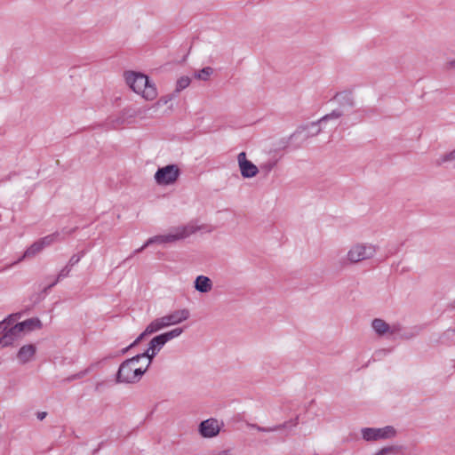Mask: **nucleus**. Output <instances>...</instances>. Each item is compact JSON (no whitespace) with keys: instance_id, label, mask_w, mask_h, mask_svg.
Returning <instances> with one entry per match:
<instances>
[{"instance_id":"nucleus-1","label":"nucleus","mask_w":455,"mask_h":455,"mask_svg":"<svg viewBox=\"0 0 455 455\" xmlns=\"http://www.w3.org/2000/svg\"><path fill=\"white\" fill-rule=\"evenodd\" d=\"M379 251V246L369 242H357L351 244L347 254L339 261L342 267L356 265L372 259Z\"/></svg>"},{"instance_id":"nucleus-2","label":"nucleus","mask_w":455,"mask_h":455,"mask_svg":"<svg viewBox=\"0 0 455 455\" xmlns=\"http://www.w3.org/2000/svg\"><path fill=\"white\" fill-rule=\"evenodd\" d=\"M124 77L129 87L146 100H153L157 97V89L148 76L140 72L127 71Z\"/></svg>"},{"instance_id":"nucleus-3","label":"nucleus","mask_w":455,"mask_h":455,"mask_svg":"<svg viewBox=\"0 0 455 455\" xmlns=\"http://www.w3.org/2000/svg\"><path fill=\"white\" fill-rule=\"evenodd\" d=\"M143 357L139 354L124 361L116 372L117 383L133 384L139 382L149 366L147 364L138 367L137 364Z\"/></svg>"},{"instance_id":"nucleus-4","label":"nucleus","mask_w":455,"mask_h":455,"mask_svg":"<svg viewBox=\"0 0 455 455\" xmlns=\"http://www.w3.org/2000/svg\"><path fill=\"white\" fill-rule=\"evenodd\" d=\"M183 332V328H175L164 333L154 337L148 343L147 350L140 354L148 359L147 366H150L154 357L161 351L164 346L170 340L178 338Z\"/></svg>"},{"instance_id":"nucleus-5","label":"nucleus","mask_w":455,"mask_h":455,"mask_svg":"<svg viewBox=\"0 0 455 455\" xmlns=\"http://www.w3.org/2000/svg\"><path fill=\"white\" fill-rule=\"evenodd\" d=\"M198 230V228L193 224H188L186 226L177 227L170 231L168 234L155 235L148 238L146 241V245H151L154 243L165 244L172 243L176 241L187 238L188 236L195 234Z\"/></svg>"},{"instance_id":"nucleus-6","label":"nucleus","mask_w":455,"mask_h":455,"mask_svg":"<svg viewBox=\"0 0 455 455\" xmlns=\"http://www.w3.org/2000/svg\"><path fill=\"white\" fill-rule=\"evenodd\" d=\"M16 318L12 315L0 322V346L4 347L12 346L15 341L19 340L23 333L20 331V327L15 323Z\"/></svg>"},{"instance_id":"nucleus-7","label":"nucleus","mask_w":455,"mask_h":455,"mask_svg":"<svg viewBox=\"0 0 455 455\" xmlns=\"http://www.w3.org/2000/svg\"><path fill=\"white\" fill-rule=\"evenodd\" d=\"M397 431L393 426L383 427H363L361 429L362 438L366 442H377L389 440L396 436Z\"/></svg>"},{"instance_id":"nucleus-8","label":"nucleus","mask_w":455,"mask_h":455,"mask_svg":"<svg viewBox=\"0 0 455 455\" xmlns=\"http://www.w3.org/2000/svg\"><path fill=\"white\" fill-rule=\"evenodd\" d=\"M180 171L176 164H168L158 168L154 175L155 181L160 186H168L176 182Z\"/></svg>"},{"instance_id":"nucleus-9","label":"nucleus","mask_w":455,"mask_h":455,"mask_svg":"<svg viewBox=\"0 0 455 455\" xmlns=\"http://www.w3.org/2000/svg\"><path fill=\"white\" fill-rule=\"evenodd\" d=\"M172 326L167 315L153 320L135 339V343H140L146 336L156 333L164 328Z\"/></svg>"},{"instance_id":"nucleus-10","label":"nucleus","mask_w":455,"mask_h":455,"mask_svg":"<svg viewBox=\"0 0 455 455\" xmlns=\"http://www.w3.org/2000/svg\"><path fill=\"white\" fill-rule=\"evenodd\" d=\"M221 426L218 419L211 418L200 423L198 431L204 438H212L219 435Z\"/></svg>"},{"instance_id":"nucleus-11","label":"nucleus","mask_w":455,"mask_h":455,"mask_svg":"<svg viewBox=\"0 0 455 455\" xmlns=\"http://www.w3.org/2000/svg\"><path fill=\"white\" fill-rule=\"evenodd\" d=\"M237 162L241 172V175L243 178H253L258 174V167L253 163L247 160L245 152H241L238 154Z\"/></svg>"},{"instance_id":"nucleus-12","label":"nucleus","mask_w":455,"mask_h":455,"mask_svg":"<svg viewBox=\"0 0 455 455\" xmlns=\"http://www.w3.org/2000/svg\"><path fill=\"white\" fill-rule=\"evenodd\" d=\"M343 116V111L341 109H334L330 114H327L321 117L317 122H314L311 124L312 127H317L314 134H318L322 127L329 121H337Z\"/></svg>"},{"instance_id":"nucleus-13","label":"nucleus","mask_w":455,"mask_h":455,"mask_svg":"<svg viewBox=\"0 0 455 455\" xmlns=\"http://www.w3.org/2000/svg\"><path fill=\"white\" fill-rule=\"evenodd\" d=\"M343 116V111L341 109H334L330 114H327L321 117L317 122H314L311 124L312 127H317L314 134H318L322 127L329 121H337Z\"/></svg>"},{"instance_id":"nucleus-14","label":"nucleus","mask_w":455,"mask_h":455,"mask_svg":"<svg viewBox=\"0 0 455 455\" xmlns=\"http://www.w3.org/2000/svg\"><path fill=\"white\" fill-rule=\"evenodd\" d=\"M371 328L378 336L392 335L395 330L380 318H375L371 322Z\"/></svg>"},{"instance_id":"nucleus-15","label":"nucleus","mask_w":455,"mask_h":455,"mask_svg":"<svg viewBox=\"0 0 455 455\" xmlns=\"http://www.w3.org/2000/svg\"><path fill=\"white\" fill-rule=\"evenodd\" d=\"M194 288L201 293L210 292L213 288L212 281L206 275H198L194 281Z\"/></svg>"},{"instance_id":"nucleus-16","label":"nucleus","mask_w":455,"mask_h":455,"mask_svg":"<svg viewBox=\"0 0 455 455\" xmlns=\"http://www.w3.org/2000/svg\"><path fill=\"white\" fill-rule=\"evenodd\" d=\"M36 351V348L34 345H24L18 351L17 359L20 363H27L34 358Z\"/></svg>"},{"instance_id":"nucleus-17","label":"nucleus","mask_w":455,"mask_h":455,"mask_svg":"<svg viewBox=\"0 0 455 455\" xmlns=\"http://www.w3.org/2000/svg\"><path fill=\"white\" fill-rule=\"evenodd\" d=\"M169 322L171 325L179 324L186 320H188L190 316V312L187 308L175 310L167 315Z\"/></svg>"},{"instance_id":"nucleus-18","label":"nucleus","mask_w":455,"mask_h":455,"mask_svg":"<svg viewBox=\"0 0 455 455\" xmlns=\"http://www.w3.org/2000/svg\"><path fill=\"white\" fill-rule=\"evenodd\" d=\"M18 327H20V331L23 335L30 331H33L35 329H38L41 327V322L37 318H30L27 319L23 322L16 323Z\"/></svg>"},{"instance_id":"nucleus-19","label":"nucleus","mask_w":455,"mask_h":455,"mask_svg":"<svg viewBox=\"0 0 455 455\" xmlns=\"http://www.w3.org/2000/svg\"><path fill=\"white\" fill-rule=\"evenodd\" d=\"M334 99L342 106H348L350 108L354 106V99L350 92H344L337 93Z\"/></svg>"},{"instance_id":"nucleus-20","label":"nucleus","mask_w":455,"mask_h":455,"mask_svg":"<svg viewBox=\"0 0 455 455\" xmlns=\"http://www.w3.org/2000/svg\"><path fill=\"white\" fill-rule=\"evenodd\" d=\"M44 250V247L43 245L40 243V242L37 240L34 243H32L24 252L22 258L20 259L21 260L22 259H25V258H31V257H34L36 256L37 253H39L40 251H42Z\"/></svg>"},{"instance_id":"nucleus-21","label":"nucleus","mask_w":455,"mask_h":455,"mask_svg":"<svg viewBox=\"0 0 455 455\" xmlns=\"http://www.w3.org/2000/svg\"><path fill=\"white\" fill-rule=\"evenodd\" d=\"M60 234L59 232H54L51 235H45L40 238L38 241L43 245L44 249L53 244L55 242L60 240Z\"/></svg>"},{"instance_id":"nucleus-22","label":"nucleus","mask_w":455,"mask_h":455,"mask_svg":"<svg viewBox=\"0 0 455 455\" xmlns=\"http://www.w3.org/2000/svg\"><path fill=\"white\" fill-rule=\"evenodd\" d=\"M190 83L191 79L188 76H184L180 77L176 82V89L174 94L178 95V93L188 87Z\"/></svg>"},{"instance_id":"nucleus-23","label":"nucleus","mask_w":455,"mask_h":455,"mask_svg":"<svg viewBox=\"0 0 455 455\" xmlns=\"http://www.w3.org/2000/svg\"><path fill=\"white\" fill-rule=\"evenodd\" d=\"M124 124V114L118 116H111L108 119V125L111 129H119Z\"/></svg>"},{"instance_id":"nucleus-24","label":"nucleus","mask_w":455,"mask_h":455,"mask_svg":"<svg viewBox=\"0 0 455 455\" xmlns=\"http://www.w3.org/2000/svg\"><path fill=\"white\" fill-rule=\"evenodd\" d=\"M213 69L211 67L204 68L195 73V77L199 80L206 81L212 75Z\"/></svg>"},{"instance_id":"nucleus-25","label":"nucleus","mask_w":455,"mask_h":455,"mask_svg":"<svg viewBox=\"0 0 455 455\" xmlns=\"http://www.w3.org/2000/svg\"><path fill=\"white\" fill-rule=\"evenodd\" d=\"M443 339L446 342L455 343V325L450 327L443 333Z\"/></svg>"},{"instance_id":"nucleus-26","label":"nucleus","mask_w":455,"mask_h":455,"mask_svg":"<svg viewBox=\"0 0 455 455\" xmlns=\"http://www.w3.org/2000/svg\"><path fill=\"white\" fill-rule=\"evenodd\" d=\"M71 271L69 265L65 266L58 274L56 280L49 285V287L54 286L60 279L67 277Z\"/></svg>"},{"instance_id":"nucleus-27","label":"nucleus","mask_w":455,"mask_h":455,"mask_svg":"<svg viewBox=\"0 0 455 455\" xmlns=\"http://www.w3.org/2000/svg\"><path fill=\"white\" fill-rule=\"evenodd\" d=\"M397 452V448L395 446H387L381 448L379 451L375 452L373 455H393Z\"/></svg>"},{"instance_id":"nucleus-28","label":"nucleus","mask_w":455,"mask_h":455,"mask_svg":"<svg viewBox=\"0 0 455 455\" xmlns=\"http://www.w3.org/2000/svg\"><path fill=\"white\" fill-rule=\"evenodd\" d=\"M455 160V149L448 154L442 156L439 159H437L436 163L438 164H442L446 162H451Z\"/></svg>"},{"instance_id":"nucleus-29","label":"nucleus","mask_w":455,"mask_h":455,"mask_svg":"<svg viewBox=\"0 0 455 455\" xmlns=\"http://www.w3.org/2000/svg\"><path fill=\"white\" fill-rule=\"evenodd\" d=\"M84 251H82V252H80L78 254L73 255L70 258L68 265H69L70 267H72L73 266H75L76 264H77L81 260V259L84 257Z\"/></svg>"},{"instance_id":"nucleus-30","label":"nucleus","mask_w":455,"mask_h":455,"mask_svg":"<svg viewBox=\"0 0 455 455\" xmlns=\"http://www.w3.org/2000/svg\"><path fill=\"white\" fill-rule=\"evenodd\" d=\"M283 427H285V425H283ZM254 427L260 432H274L279 430L281 427H283V426H275L273 427H262L259 426H254Z\"/></svg>"},{"instance_id":"nucleus-31","label":"nucleus","mask_w":455,"mask_h":455,"mask_svg":"<svg viewBox=\"0 0 455 455\" xmlns=\"http://www.w3.org/2000/svg\"><path fill=\"white\" fill-rule=\"evenodd\" d=\"M177 95L176 94H172V95H167V96H164L162 97L157 102L156 105L157 106H160V105H165L167 104L170 100H172L174 97H176Z\"/></svg>"},{"instance_id":"nucleus-32","label":"nucleus","mask_w":455,"mask_h":455,"mask_svg":"<svg viewBox=\"0 0 455 455\" xmlns=\"http://www.w3.org/2000/svg\"><path fill=\"white\" fill-rule=\"evenodd\" d=\"M149 245H146V243L140 248L136 249L133 251V252L126 259H132L134 255L141 252L142 251H144L147 247H148Z\"/></svg>"},{"instance_id":"nucleus-33","label":"nucleus","mask_w":455,"mask_h":455,"mask_svg":"<svg viewBox=\"0 0 455 455\" xmlns=\"http://www.w3.org/2000/svg\"><path fill=\"white\" fill-rule=\"evenodd\" d=\"M138 344H139V343H135V340H134V341H133L132 343H131L128 347H126L123 348V349L121 350L120 354H121V355H124V354H126V353H127V352H128L132 347H133L137 346Z\"/></svg>"},{"instance_id":"nucleus-34","label":"nucleus","mask_w":455,"mask_h":455,"mask_svg":"<svg viewBox=\"0 0 455 455\" xmlns=\"http://www.w3.org/2000/svg\"><path fill=\"white\" fill-rule=\"evenodd\" d=\"M46 417V412L42 411L37 413V419L43 420Z\"/></svg>"},{"instance_id":"nucleus-35","label":"nucleus","mask_w":455,"mask_h":455,"mask_svg":"<svg viewBox=\"0 0 455 455\" xmlns=\"http://www.w3.org/2000/svg\"><path fill=\"white\" fill-rule=\"evenodd\" d=\"M448 65H449V67H450L451 68H455V61H450V62L448 63Z\"/></svg>"},{"instance_id":"nucleus-36","label":"nucleus","mask_w":455,"mask_h":455,"mask_svg":"<svg viewBox=\"0 0 455 455\" xmlns=\"http://www.w3.org/2000/svg\"><path fill=\"white\" fill-rule=\"evenodd\" d=\"M273 166H274V164H268L267 165H265L264 167H266L269 171L272 169Z\"/></svg>"},{"instance_id":"nucleus-37","label":"nucleus","mask_w":455,"mask_h":455,"mask_svg":"<svg viewBox=\"0 0 455 455\" xmlns=\"http://www.w3.org/2000/svg\"><path fill=\"white\" fill-rule=\"evenodd\" d=\"M291 422H292V426H296V425H297V423H298V419H294V420H292Z\"/></svg>"},{"instance_id":"nucleus-38","label":"nucleus","mask_w":455,"mask_h":455,"mask_svg":"<svg viewBox=\"0 0 455 455\" xmlns=\"http://www.w3.org/2000/svg\"><path fill=\"white\" fill-rule=\"evenodd\" d=\"M451 305H452V307H454V308H455V299H453V301H452V304H451Z\"/></svg>"}]
</instances>
